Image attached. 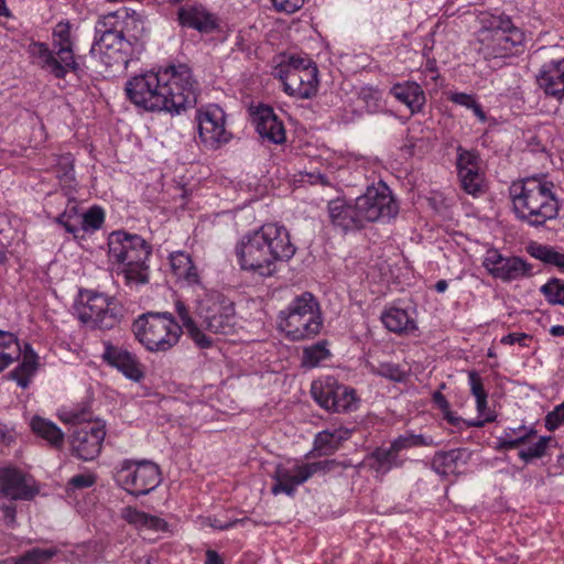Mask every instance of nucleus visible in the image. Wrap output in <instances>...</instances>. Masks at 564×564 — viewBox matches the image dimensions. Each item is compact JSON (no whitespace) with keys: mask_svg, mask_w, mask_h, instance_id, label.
<instances>
[{"mask_svg":"<svg viewBox=\"0 0 564 564\" xmlns=\"http://www.w3.org/2000/svg\"><path fill=\"white\" fill-rule=\"evenodd\" d=\"M175 312L181 325L170 312L143 314L133 325L137 339L150 351L164 352L178 343L184 328L199 348H209L213 340L197 326L189 306L177 300Z\"/></svg>","mask_w":564,"mask_h":564,"instance_id":"nucleus-1","label":"nucleus"},{"mask_svg":"<svg viewBox=\"0 0 564 564\" xmlns=\"http://www.w3.org/2000/svg\"><path fill=\"white\" fill-rule=\"evenodd\" d=\"M296 248L284 226L264 224L258 230L245 235L236 246L239 265L260 276H271L276 262L289 261Z\"/></svg>","mask_w":564,"mask_h":564,"instance_id":"nucleus-2","label":"nucleus"},{"mask_svg":"<svg viewBox=\"0 0 564 564\" xmlns=\"http://www.w3.org/2000/svg\"><path fill=\"white\" fill-rule=\"evenodd\" d=\"M553 186V183L536 177L513 182L509 192L517 217L535 227L555 219L560 204L552 191Z\"/></svg>","mask_w":564,"mask_h":564,"instance_id":"nucleus-3","label":"nucleus"},{"mask_svg":"<svg viewBox=\"0 0 564 564\" xmlns=\"http://www.w3.org/2000/svg\"><path fill=\"white\" fill-rule=\"evenodd\" d=\"M322 326L319 304L308 292L296 296L279 314V327L291 340L311 339L319 334Z\"/></svg>","mask_w":564,"mask_h":564,"instance_id":"nucleus-4","label":"nucleus"},{"mask_svg":"<svg viewBox=\"0 0 564 564\" xmlns=\"http://www.w3.org/2000/svg\"><path fill=\"white\" fill-rule=\"evenodd\" d=\"M482 22L479 51L487 59L509 56L524 41L523 32L513 25L509 17L490 15Z\"/></svg>","mask_w":564,"mask_h":564,"instance_id":"nucleus-5","label":"nucleus"},{"mask_svg":"<svg viewBox=\"0 0 564 564\" xmlns=\"http://www.w3.org/2000/svg\"><path fill=\"white\" fill-rule=\"evenodd\" d=\"M53 37V50L44 43H34L31 45V53L39 59L43 69L56 78H64L68 72H75L78 68L73 52L69 25L58 23Z\"/></svg>","mask_w":564,"mask_h":564,"instance_id":"nucleus-6","label":"nucleus"},{"mask_svg":"<svg viewBox=\"0 0 564 564\" xmlns=\"http://www.w3.org/2000/svg\"><path fill=\"white\" fill-rule=\"evenodd\" d=\"M62 420L75 425L70 440L73 454L83 460L95 459L101 452L106 436L105 425L100 421H91V413L87 408L65 412Z\"/></svg>","mask_w":564,"mask_h":564,"instance_id":"nucleus-7","label":"nucleus"},{"mask_svg":"<svg viewBox=\"0 0 564 564\" xmlns=\"http://www.w3.org/2000/svg\"><path fill=\"white\" fill-rule=\"evenodd\" d=\"M283 90L299 99L314 97L318 89V69L308 57L291 55L275 70Z\"/></svg>","mask_w":564,"mask_h":564,"instance_id":"nucleus-8","label":"nucleus"},{"mask_svg":"<svg viewBox=\"0 0 564 564\" xmlns=\"http://www.w3.org/2000/svg\"><path fill=\"white\" fill-rule=\"evenodd\" d=\"M195 313L215 334H228L235 326V304L223 293L199 288L195 291Z\"/></svg>","mask_w":564,"mask_h":564,"instance_id":"nucleus-9","label":"nucleus"},{"mask_svg":"<svg viewBox=\"0 0 564 564\" xmlns=\"http://www.w3.org/2000/svg\"><path fill=\"white\" fill-rule=\"evenodd\" d=\"M77 314L84 325L98 329H111L122 317L121 306L113 297L94 290L79 292Z\"/></svg>","mask_w":564,"mask_h":564,"instance_id":"nucleus-10","label":"nucleus"},{"mask_svg":"<svg viewBox=\"0 0 564 564\" xmlns=\"http://www.w3.org/2000/svg\"><path fill=\"white\" fill-rule=\"evenodd\" d=\"M20 357L22 361L9 372V378L26 389L39 369V356L29 344L22 348L14 334L0 330V372Z\"/></svg>","mask_w":564,"mask_h":564,"instance_id":"nucleus-11","label":"nucleus"},{"mask_svg":"<svg viewBox=\"0 0 564 564\" xmlns=\"http://www.w3.org/2000/svg\"><path fill=\"white\" fill-rule=\"evenodd\" d=\"M163 93L166 107L163 111L180 113L196 104V82L187 65H170L163 69Z\"/></svg>","mask_w":564,"mask_h":564,"instance_id":"nucleus-12","label":"nucleus"},{"mask_svg":"<svg viewBox=\"0 0 564 564\" xmlns=\"http://www.w3.org/2000/svg\"><path fill=\"white\" fill-rule=\"evenodd\" d=\"M163 69L137 75L126 84L128 98L147 111H163L166 97L163 93Z\"/></svg>","mask_w":564,"mask_h":564,"instance_id":"nucleus-13","label":"nucleus"},{"mask_svg":"<svg viewBox=\"0 0 564 564\" xmlns=\"http://www.w3.org/2000/svg\"><path fill=\"white\" fill-rule=\"evenodd\" d=\"M117 481L134 496L148 495L161 482L159 466L150 460H124L117 471Z\"/></svg>","mask_w":564,"mask_h":564,"instance_id":"nucleus-14","label":"nucleus"},{"mask_svg":"<svg viewBox=\"0 0 564 564\" xmlns=\"http://www.w3.org/2000/svg\"><path fill=\"white\" fill-rule=\"evenodd\" d=\"M357 207L365 225L370 221L390 219L399 212L391 191L384 184L368 187L366 193L357 198Z\"/></svg>","mask_w":564,"mask_h":564,"instance_id":"nucleus-15","label":"nucleus"},{"mask_svg":"<svg viewBox=\"0 0 564 564\" xmlns=\"http://www.w3.org/2000/svg\"><path fill=\"white\" fill-rule=\"evenodd\" d=\"M335 465V460L315 462L303 465L294 464L290 467L278 465L274 479L275 484L272 487V494L279 495L281 492L288 496H293L295 488L310 479L318 471H328Z\"/></svg>","mask_w":564,"mask_h":564,"instance_id":"nucleus-16","label":"nucleus"},{"mask_svg":"<svg viewBox=\"0 0 564 564\" xmlns=\"http://www.w3.org/2000/svg\"><path fill=\"white\" fill-rule=\"evenodd\" d=\"M196 120L199 139L205 147L218 149L229 141L230 133L225 128L226 117L220 107L209 105L206 108L199 109Z\"/></svg>","mask_w":564,"mask_h":564,"instance_id":"nucleus-17","label":"nucleus"},{"mask_svg":"<svg viewBox=\"0 0 564 564\" xmlns=\"http://www.w3.org/2000/svg\"><path fill=\"white\" fill-rule=\"evenodd\" d=\"M151 254V246L142 238L139 247L132 248L127 259L113 267L117 275H122L127 285H140L149 282L147 260Z\"/></svg>","mask_w":564,"mask_h":564,"instance_id":"nucleus-18","label":"nucleus"},{"mask_svg":"<svg viewBox=\"0 0 564 564\" xmlns=\"http://www.w3.org/2000/svg\"><path fill=\"white\" fill-rule=\"evenodd\" d=\"M540 55L545 61L536 75L538 84L546 95L561 100L564 98V57H555L553 50L545 48Z\"/></svg>","mask_w":564,"mask_h":564,"instance_id":"nucleus-19","label":"nucleus"},{"mask_svg":"<svg viewBox=\"0 0 564 564\" xmlns=\"http://www.w3.org/2000/svg\"><path fill=\"white\" fill-rule=\"evenodd\" d=\"M481 160L478 153L457 148L456 167L462 188L470 195H478L484 191L485 174L480 167Z\"/></svg>","mask_w":564,"mask_h":564,"instance_id":"nucleus-20","label":"nucleus"},{"mask_svg":"<svg viewBox=\"0 0 564 564\" xmlns=\"http://www.w3.org/2000/svg\"><path fill=\"white\" fill-rule=\"evenodd\" d=\"M482 264L494 278L502 281L518 280L531 273V265L522 259L503 257L495 249L487 251Z\"/></svg>","mask_w":564,"mask_h":564,"instance_id":"nucleus-21","label":"nucleus"},{"mask_svg":"<svg viewBox=\"0 0 564 564\" xmlns=\"http://www.w3.org/2000/svg\"><path fill=\"white\" fill-rule=\"evenodd\" d=\"M327 210L333 226L344 232L365 227L361 214L357 207V199L354 203H348L339 198L330 200Z\"/></svg>","mask_w":564,"mask_h":564,"instance_id":"nucleus-22","label":"nucleus"},{"mask_svg":"<svg viewBox=\"0 0 564 564\" xmlns=\"http://www.w3.org/2000/svg\"><path fill=\"white\" fill-rule=\"evenodd\" d=\"M115 17V14H110L108 17H104L96 24V36L94 44L91 46L90 52L107 55V52L118 46L115 54L117 55L113 58L115 64H127V59L123 58L120 54V50L123 46V36L120 31H116L113 29L108 28L107 20L109 18Z\"/></svg>","mask_w":564,"mask_h":564,"instance_id":"nucleus-23","label":"nucleus"},{"mask_svg":"<svg viewBox=\"0 0 564 564\" xmlns=\"http://www.w3.org/2000/svg\"><path fill=\"white\" fill-rule=\"evenodd\" d=\"M102 358L131 380L139 381L143 377L142 366L137 357L122 347L106 344Z\"/></svg>","mask_w":564,"mask_h":564,"instance_id":"nucleus-24","label":"nucleus"},{"mask_svg":"<svg viewBox=\"0 0 564 564\" xmlns=\"http://www.w3.org/2000/svg\"><path fill=\"white\" fill-rule=\"evenodd\" d=\"M178 21L182 26L195 29L199 32H212L216 29V20L203 6H185L178 10Z\"/></svg>","mask_w":564,"mask_h":564,"instance_id":"nucleus-25","label":"nucleus"},{"mask_svg":"<svg viewBox=\"0 0 564 564\" xmlns=\"http://www.w3.org/2000/svg\"><path fill=\"white\" fill-rule=\"evenodd\" d=\"M392 95L398 101L405 105L412 115L422 111L426 98L422 87L415 82L397 83L390 88Z\"/></svg>","mask_w":564,"mask_h":564,"instance_id":"nucleus-26","label":"nucleus"},{"mask_svg":"<svg viewBox=\"0 0 564 564\" xmlns=\"http://www.w3.org/2000/svg\"><path fill=\"white\" fill-rule=\"evenodd\" d=\"M256 130L262 137L273 143L285 141V131L282 122L278 119L272 108L262 107L254 118Z\"/></svg>","mask_w":564,"mask_h":564,"instance_id":"nucleus-27","label":"nucleus"},{"mask_svg":"<svg viewBox=\"0 0 564 564\" xmlns=\"http://www.w3.org/2000/svg\"><path fill=\"white\" fill-rule=\"evenodd\" d=\"M0 495L11 499H29L32 497L23 474L15 468L0 469Z\"/></svg>","mask_w":564,"mask_h":564,"instance_id":"nucleus-28","label":"nucleus"},{"mask_svg":"<svg viewBox=\"0 0 564 564\" xmlns=\"http://www.w3.org/2000/svg\"><path fill=\"white\" fill-rule=\"evenodd\" d=\"M142 237L138 235H130L124 231H113L108 239L109 260L113 267L122 259H127L128 252L135 247H139Z\"/></svg>","mask_w":564,"mask_h":564,"instance_id":"nucleus-29","label":"nucleus"},{"mask_svg":"<svg viewBox=\"0 0 564 564\" xmlns=\"http://www.w3.org/2000/svg\"><path fill=\"white\" fill-rule=\"evenodd\" d=\"M170 263L173 273L187 282L194 288V292L202 288L197 269L193 265L191 257L182 251L174 252L170 256Z\"/></svg>","mask_w":564,"mask_h":564,"instance_id":"nucleus-30","label":"nucleus"},{"mask_svg":"<svg viewBox=\"0 0 564 564\" xmlns=\"http://www.w3.org/2000/svg\"><path fill=\"white\" fill-rule=\"evenodd\" d=\"M381 321L390 332L397 334L408 333L415 329L416 327L414 321L410 317L408 312L398 307H391L387 310L382 314Z\"/></svg>","mask_w":564,"mask_h":564,"instance_id":"nucleus-31","label":"nucleus"},{"mask_svg":"<svg viewBox=\"0 0 564 564\" xmlns=\"http://www.w3.org/2000/svg\"><path fill=\"white\" fill-rule=\"evenodd\" d=\"M32 431L48 442L53 447L61 448L64 444V434L61 429L51 421L34 416L31 421Z\"/></svg>","mask_w":564,"mask_h":564,"instance_id":"nucleus-32","label":"nucleus"},{"mask_svg":"<svg viewBox=\"0 0 564 564\" xmlns=\"http://www.w3.org/2000/svg\"><path fill=\"white\" fill-rule=\"evenodd\" d=\"M350 435L348 430H334L319 432L314 440V449L321 452L324 455L333 454L338 449L340 443L347 440Z\"/></svg>","mask_w":564,"mask_h":564,"instance_id":"nucleus-33","label":"nucleus"},{"mask_svg":"<svg viewBox=\"0 0 564 564\" xmlns=\"http://www.w3.org/2000/svg\"><path fill=\"white\" fill-rule=\"evenodd\" d=\"M335 378L326 377L312 383L311 393L314 400L325 410L334 411V395L336 397Z\"/></svg>","mask_w":564,"mask_h":564,"instance_id":"nucleus-34","label":"nucleus"},{"mask_svg":"<svg viewBox=\"0 0 564 564\" xmlns=\"http://www.w3.org/2000/svg\"><path fill=\"white\" fill-rule=\"evenodd\" d=\"M463 449L456 448L448 452L436 453L432 460L433 469L441 476L457 474L458 460L462 458Z\"/></svg>","mask_w":564,"mask_h":564,"instance_id":"nucleus-35","label":"nucleus"},{"mask_svg":"<svg viewBox=\"0 0 564 564\" xmlns=\"http://www.w3.org/2000/svg\"><path fill=\"white\" fill-rule=\"evenodd\" d=\"M398 457L391 445L388 448L378 447L371 453L370 458L373 460L371 466L377 473L384 474L392 467L401 466Z\"/></svg>","mask_w":564,"mask_h":564,"instance_id":"nucleus-36","label":"nucleus"},{"mask_svg":"<svg viewBox=\"0 0 564 564\" xmlns=\"http://www.w3.org/2000/svg\"><path fill=\"white\" fill-rule=\"evenodd\" d=\"M528 252L544 263L553 264L564 270V254L556 251L553 247L533 242L528 246Z\"/></svg>","mask_w":564,"mask_h":564,"instance_id":"nucleus-37","label":"nucleus"},{"mask_svg":"<svg viewBox=\"0 0 564 564\" xmlns=\"http://www.w3.org/2000/svg\"><path fill=\"white\" fill-rule=\"evenodd\" d=\"M336 397L334 395V411L346 412L356 408L357 398L355 390L338 383L335 379Z\"/></svg>","mask_w":564,"mask_h":564,"instance_id":"nucleus-38","label":"nucleus"},{"mask_svg":"<svg viewBox=\"0 0 564 564\" xmlns=\"http://www.w3.org/2000/svg\"><path fill=\"white\" fill-rule=\"evenodd\" d=\"M330 356L327 349V341H318L312 346L304 348L302 365L305 367H316L321 361L327 359Z\"/></svg>","mask_w":564,"mask_h":564,"instance_id":"nucleus-39","label":"nucleus"},{"mask_svg":"<svg viewBox=\"0 0 564 564\" xmlns=\"http://www.w3.org/2000/svg\"><path fill=\"white\" fill-rule=\"evenodd\" d=\"M57 551L55 549H39L34 547L28 552H25L22 556H20L15 564H45L47 563Z\"/></svg>","mask_w":564,"mask_h":564,"instance_id":"nucleus-40","label":"nucleus"},{"mask_svg":"<svg viewBox=\"0 0 564 564\" xmlns=\"http://www.w3.org/2000/svg\"><path fill=\"white\" fill-rule=\"evenodd\" d=\"M433 440L429 438L426 440L423 435H414V434H408V435H400L398 438H395L391 446L393 451L399 455V453L403 449L415 447V446H431L433 445Z\"/></svg>","mask_w":564,"mask_h":564,"instance_id":"nucleus-41","label":"nucleus"},{"mask_svg":"<svg viewBox=\"0 0 564 564\" xmlns=\"http://www.w3.org/2000/svg\"><path fill=\"white\" fill-rule=\"evenodd\" d=\"M552 442H554L552 436H542L535 444L529 446L525 449H521L519 452V457L524 462H530L534 458H541L546 455V449Z\"/></svg>","mask_w":564,"mask_h":564,"instance_id":"nucleus-42","label":"nucleus"},{"mask_svg":"<svg viewBox=\"0 0 564 564\" xmlns=\"http://www.w3.org/2000/svg\"><path fill=\"white\" fill-rule=\"evenodd\" d=\"M541 292L551 304L564 306V282L558 279L550 280L542 285Z\"/></svg>","mask_w":564,"mask_h":564,"instance_id":"nucleus-43","label":"nucleus"},{"mask_svg":"<svg viewBox=\"0 0 564 564\" xmlns=\"http://www.w3.org/2000/svg\"><path fill=\"white\" fill-rule=\"evenodd\" d=\"M468 378L471 392L476 398L477 410L479 413H482L484 410L487 408V392L484 389L481 378L476 371L469 372Z\"/></svg>","mask_w":564,"mask_h":564,"instance_id":"nucleus-44","label":"nucleus"},{"mask_svg":"<svg viewBox=\"0 0 564 564\" xmlns=\"http://www.w3.org/2000/svg\"><path fill=\"white\" fill-rule=\"evenodd\" d=\"M56 176L64 183H70L74 180V159L70 154L58 156L55 165Z\"/></svg>","mask_w":564,"mask_h":564,"instance_id":"nucleus-45","label":"nucleus"},{"mask_svg":"<svg viewBox=\"0 0 564 564\" xmlns=\"http://www.w3.org/2000/svg\"><path fill=\"white\" fill-rule=\"evenodd\" d=\"M104 223V212L99 207H91L80 218L82 231L96 230Z\"/></svg>","mask_w":564,"mask_h":564,"instance_id":"nucleus-46","label":"nucleus"},{"mask_svg":"<svg viewBox=\"0 0 564 564\" xmlns=\"http://www.w3.org/2000/svg\"><path fill=\"white\" fill-rule=\"evenodd\" d=\"M372 371L393 381H402L404 379V371L399 365L392 362H382L377 367H373Z\"/></svg>","mask_w":564,"mask_h":564,"instance_id":"nucleus-47","label":"nucleus"},{"mask_svg":"<svg viewBox=\"0 0 564 564\" xmlns=\"http://www.w3.org/2000/svg\"><path fill=\"white\" fill-rule=\"evenodd\" d=\"M562 424H564V402L555 406V409L545 416V427L549 431H555Z\"/></svg>","mask_w":564,"mask_h":564,"instance_id":"nucleus-48","label":"nucleus"},{"mask_svg":"<svg viewBox=\"0 0 564 564\" xmlns=\"http://www.w3.org/2000/svg\"><path fill=\"white\" fill-rule=\"evenodd\" d=\"M14 499L7 497L6 495H0V510L3 512V519L7 524L13 525L15 523V506L13 503Z\"/></svg>","mask_w":564,"mask_h":564,"instance_id":"nucleus-49","label":"nucleus"},{"mask_svg":"<svg viewBox=\"0 0 564 564\" xmlns=\"http://www.w3.org/2000/svg\"><path fill=\"white\" fill-rule=\"evenodd\" d=\"M271 1H272L273 7L275 8V10H278L280 12H285L289 14L296 12L305 3V0H271Z\"/></svg>","mask_w":564,"mask_h":564,"instance_id":"nucleus-50","label":"nucleus"},{"mask_svg":"<svg viewBox=\"0 0 564 564\" xmlns=\"http://www.w3.org/2000/svg\"><path fill=\"white\" fill-rule=\"evenodd\" d=\"M56 223L62 225L65 230L73 234L75 238L78 237V232L82 231L80 227L77 226L78 221L74 220L68 212H64L56 218Z\"/></svg>","mask_w":564,"mask_h":564,"instance_id":"nucleus-51","label":"nucleus"},{"mask_svg":"<svg viewBox=\"0 0 564 564\" xmlns=\"http://www.w3.org/2000/svg\"><path fill=\"white\" fill-rule=\"evenodd\" d=\"M122 517L129 523L141 528L143 520L147 519V513L139 511L135 508L127 507L122 510Z\"/></svg>","mask_w":564,"mask_h":564,"instance_id":"nucleus-52","label":"nucleus"},{"mask_svg":"<svg viewBox=\"0 0 564 564\" xmlns=\"http://www.w3.org/2000/svg\"><path fill=\"white\" fill-rule=\"evenodd\" d=\"M96 482V477L90 474H80L72 477L68 485L75 489L91 487Z\"/></svg>","mask_w":564,"mask_h":564,"instance_id":"nucleus-53","label":"nucleus"},{"mask_svg":"<svg viewBox=\"0 0 564 564\" xmlns=\"http://www.w3.org/2000/svg\"><path fill=\"white\" fill-rule=\"evenodd\" d=\"M141 528H147L153 531H165L167 529V523L165 520L147 513V519L143 520V524Z\"/></svg>","mask_w":564,"mask_h":564,"instance_id":"nucleus-54","label":"nucleus"},{"mask_svg":"<svg viewBox=\"0 0 564 564\" xmlns=\"http://www.w3.org/2000/svg\"><path fill=\"white\" fill-rule=\"evenodd\" d=\"M448 99L459 106L470 108L471 105L476 101L474 96L468 95L466 93H453L449 95Z\"/></svg>","mask_w":564,"mask_h":564,"instance_id":"nucleus-55","label":"nucleus"},{"mask_svg":"<svg viewBox=\"0 0 564 564\" xmlns=\"http://www.w3.org/2000/svg\"><path fill=\"white\" fill-rule=\"evenodd\" d=\"M529 338V335L525 333H510L501 338V344L503 345H513L519 344L521 346H527L524 343Z\"/></svg>","mask_w":564,"mask_h":564,"instance_id":"nucleus-56","label":"nucleus"},{"mask_svg":"<svg viewBox=\"0 0 564 564\" xmlns=\"http://www.w3.org/2000/svg\"><path fill=\"white\" fill-rule=\"evenodd\" d=\"M524 443V437L517 438H501L497 446L498 449H511L518 447L520 444Z\"/></svg>","mask_w":564,"mask_h":564,"instance_id":"nucleus-57","label":"nucleus"},{"mask_svg":"<svg viewBox=\"0 0 564 564\" xmlns=\"http://www.w3.org/2000/svg\"><path fill=\"white\" fill-rule=\"evenodd\" d=\"M208 521H209V525L215 528V529L227 530L229 528H232L240 520H234V521H229V522H221L217 518H214V519H208Z\"/></svg>","mask_w":564,"mask_h":564,"instance_id":"nucleus-58","label":"nucleus"},{"mask_svg":"<svg viewBox=\"0 0 564 564\" xmlns=\"http://www.w3.org/2000/svg\"><path fill=\"white\" fill-rule=\"evenodd\" d=\"M308 176V182L311 184H322V185H329V181L327 180V177L324 175V174H321V173H308L307 174Z\"/></svg>","mask_w":564,"mask_h":564,"instance_id":"nucleus-59","label":"nucleus"},{"mask_svg":"<svg viewBox=\"0 0 564 564\" xmlns=\"http://www.w3.org/2000/svg\"><path fill=\"white\" fill-rule=\"evenodd\" d=\"M223 558L220 555L214 550L206 551V561L205 564H223Z\"/></svg>","mask_w":564,"mask_h":564,"instance_id":"nucleus-60","label":"nucleus"},{"mask_svg":"<svg viewBox=\"0 0 564 564\" xmlns=\"http://www.w3.org/2000/svg\"><path fill=\"white\" fill-rule=\"evenodd\" d=\"M434 402L438 405L440 409L443 411H447L449 408V404L446 400V398L441 392H435L433 395Z\"/></svg>","mask_w":564,"mask_h":564,"instance_id":"nucleus-61","label":"nucleus"},{"mask_svg":"<svg viewBox=\"0 0 564 564\" xmlns=\"http://www.w3.org/2000/svg\"><path fill=\"white\" fill-rule=\"evenodd\" d=\"M469 109L473 110L479 121L485 122L487 120V116L477 100L471 105Z\"/></svg>","mask_w":564,"mask_h":564,"instance_id":"nucleus-62","label":"nucleus"},{"mask_svg":"<svg viewBox=\"0 0 564 564\" xmlns=\"http://www.w3.org/2000/svg\"><path fill=\"white\" fill-rule=\"evenodd\" d=\"M550 334L553 336H564V326H562V325L552 326L550 329Z\"/></svg>","mask_w":564,"mask_h":564,"instance_id":"nucleus-63","label":"nucleus"},{"mask_svg":"<svg viewBox=\"0 0 564 564\" xmlns=\"http://www.w3.org/2000/svg\"><path fill=\"white\" fill-rule=\"evenodd\" d=\"M448 284L445 280H440L436 282L435 284V290L438 292V293H443L446 291Z\"/></svg>","mask_w":564,"mask_h":564,"instance_id":"nucleus-64","label":"nucleus"}]
</instances>
